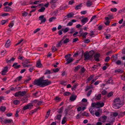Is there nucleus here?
I'll return each instance as SVG.
<instances>
[{
	"instance_id": "1",
	"label": "nucleus",
	"mask_w": 125,
	"mask_h": 125,
	"mask_svg": "<svg viewBox=\"0 0 125 125\" xmlns=\"http://www.w3.org/2000/svg\"><path fill=\"white\" fill-rule=\"evenodd\" d=\"M43 78V77H42L40 78L38 80L34 81V84L44 87L51 84L52 83L51 81L47 79L44 80Z\"/></svg>"
},
{
	"instance_id": "2",
	"label": "nucleus",
	"mask_w": 125,
	"mask_h": 125,
	"mask_svg": "<svg viewBox=\"0 0 125 125\" xmlns=\"http://www.w3.org/2000/svg\"><path fill=\"white\" fill-rule=\"evenodd\" d=\"M122 105V103L121 102L120 99L117 98L114 100L113 107L115 109H117L121 107Z\"/></svg>"
},
{
	"instance_id": "3",
	"label": "nucleus",
	"mask_w": 125,
	"mask_h": 125,
	"mask_svg": "<svg viewBox=\"0 0 125 125\" xmlns=\"http://www.w3.org/2000/svg\"><path fill=\"white\" fill-rule=\"evenodd\" d=\"M94 54V51L92 50L88 52H85L84 54V60H88L92 59V56Z\"/></svg>"
},
{
	"instance_id": "4",
	"label": "nucleus",
	"mask_w": 125,
	"mask_h": 125,
	"mask_svg": "<svg viewBox=\"0 0 125 125\" xmlns=\"http://www.w3.org/2000/svg\"><path fill=\"white\" fill-rule=\"evenodd\" d=\"M38 101L37 100H34L31 101V103H29L27 105L24 106L22 108L23 110H25L27 109L31 110L32 109L33 107V104L34 103H36Z\"/></svg>"
},
{
	"instance_id": "5",
	"label": "nucleus",
	"mask_w": 125,
	"mask_h": 125,
	"mask_svg": "<svg viewBox=\"0 0 125 125\" xmlns=\"http://www.w3.org/2000/svg\"><path fill=\"white\" fill-rule=\"evenodd\" d=\"M71 56L70 54H68L65 56V57L66 58L65 60L67 62L66 64L69 63L73 61V58H70Z\"/></svg>"
},
{
	"instance_id": "6",
	"label": "nucleus",
	"mask_w": 125,
	"mask_h": 125,
	"mask_svg": "<svg viewBox=\"0 0 125 125\" xmlns=\"http://www.w3.org/2000/svg\"><path fill=\"white\" fill-rule=\"evenodd\" d=\"M39 20H41V22L40 23V24H41L42 23L45 22L46 21V19L45 18H44V16L43 15H42L39 17Z\"/></svg>"
},
{
	"instance_id": "7",
	"label": "nucleus",
	"mask_w": 125,
	"mask_h": 125,
	"mask_svg": "<svg viewBox=\"0 0 125 125\" xmlns=\"http://www.w3.org/2000/svg\"><path fill=\"white\" fill-rule=\"evenodd\" d=\"M74 15V14L72 13H71L68 14L66 16L64 17L63 19V21L66 20L67 19L70 18Z\"/></svg>"
},
{
	"instance_id": "8",
	"label": "nucleus",
	"mask_w": 125,
	"mask_h": 125,
	"mask_svg": "<svg viewBox=\"0 0 125 125\" xmlns=\"http://www.w3.org/2000/svg\"><path fill=\"white\" fill-rule=\"evenodd\" d=\"M8 67L7 66L4 67V69L2 71L1 74L2 75H4L8 71Z\"/></svg>"
},
{
	"instance_id": "9",
	"label": "nucleus",
	"mask_w": 125,
	"mask_h": 125,
	"mask_svg": "<svg viewBox=\"0 0 125 125\" xmlns=\"http://www.w3.org/2000/svg\"><path fill=\"white\" fill-rule=\"evenodd\" d=\"M3 9L4 11L6 12L11 11L12 10V9L8 6H6Z\"/></svg>"
},
{
	"instance_id": "10",
	"label": "nucleus",
	"mask_w": 125,
	"mask_h": 125,
	"mask_svg": "<svg viewBox=\"0 0 125 125\" xmlns=\"http://www.w3.org/2000/svg\"><path fill=\"white\" fill-rule=\"evenodd\" d=\"M100 56V54L99 53H96L94 56V58L95 60L96 61L98 62L99 61V58Z\"/></svg>"
},
{
	"instance_id": "11",
	"label": "nucleus",
	"mask_w": 125,
	"mask_h": 125,
	"mask_svg": "<svg viewBox=\"0 0 125 125\" xmlns=\"http://www.w3.org/2000/svg\"><path fill=\"white\" fill-rule=\"evenodd\" d=\"M104 104L103 103H100L99 102H97V108H100L103 107L104 105Z\"/></svg>"
},
{
	"instance_id": "12",
	"label": "nucleus",
	"mask_w": 125,
	"mask_h": 125,
	"mask_svg": "<svg viewBox=\"0 0 125 125\" xmlns=\"http://www.w3.org/2000/svg\"><path fill=\"white\" fill-rule=\"evenodd\" d=\"M89 110L91 114L93 115H94V113L96 112V111L92 107L90 108Z\"/></svg>"
},
{
	"instance_id": "13",
	"label": "nucleus",
	"mask_w": 125,
	"mask_h": 125,
	"mask_svg": "<svg viewBox=\"0 0 125 125\" xmlns=\"http://www.w3.org/2000/svg\"><path fill=\"white\" fill-rule=\"evenodd\" d=\"M88 21V18H85L82 19L81 21L83 25L87 22Z\"/></svg>"
},
{
	"instance_id": "14",
	"label": "nucleus",
	"mask_w": 125,
	"mask_h": 125,
	"mask_svg": "<svg viewBox=\"0 0 125 125\" xmlns=\"http://www.w3.org/2000/svg\"><path fill=\"white\" fill-rule=\"evenodd\" d=\"M42 65L41 63V62L39 60L37 62L36 65V66L40 68L42 67Z\"/></svg>"
},
{
	"instance_id": "15",
	"label": "nucleus",
	"mask_w": 125,
	"mask_h": 125,
	"mask_svg": "<svg viewBox=\"0 0 125 125\" xmlns=\"http://www.w3.org/2000/svg\"><path fill=\"white\" fill-rule=\"evenodd\" d=\"M12 121V120L11 119H5L3 121V122L4 124H6L8 123H10Z\"/></svg>"
},
{
	"instance_id": "16",
	"label": "nucleus",
	"mask_w": 125,
	"mask_h": 125,
	"mask_svg": "<svg viewBox=\"0 0 125 125\" xmlns=\"http://www.w3.org/2000/svg\"><path fill=\"white\" fill-rule=\"evenodd\" d=\"M76 20H73L71 21H70L67 24V26H71L72 25L73 22H75Z\"/></svg>"
},
{
	"instance_id": "17",
	"label": "nucleus",
	"mask_w": 125,
	"mask_h": 125,
	"mask_svg": "<svg viewBox=\"0 0 125 125\" xmlns=\"http://www.w3.org/2000/svg\"><path fill=\"white\" fill-rule=\"evenodd\" d=\"M10 41L9 39H8L6 42L5 44V46L6 47L8 48L10 46Z\"/></svg>"
},
{
	"instance_id": "18",
	"label": "nucleus",
	"mask_w": 125,
	"mask_h": 125,
	"mask_svg": "<svg viewBox=\"0 0 125 125\" xmlns=\"http://www.w3.org/2000/svg\"><path fill=\"white\" fill-rule=\"evenodd\" d=\"M76 97L75 95H72L70 96V99L72 101H73L76 99Z\"/></svg>"
},
{
	"instance_id": "19",
	"label": "nucleus",
	"mask_w": 125,
	"mask_h": 125,
	"mask_svg": "<svg viewBox=\"0 0 125 125\" xmlns=\"http://www.w3.org/2000/svg\"><path fill=\"white\" fill-rule=\"evenodd\" d=\"M110 83H111L112 84H113V82L112 78L111 77H110L108 81L106 82V84Z\"/></svg>"
},
{
	"instance_id": "20",
	"label": "nucleus",
	"mask_w": 125,
	"mask_h": 125,
	"mask_svg": "<svg viewBox=\"0 0 125 125\" xmlns=\"http://www.w3.org/2000/svg\"><path fill=\"white\" fill-rule=\"evenodd\" d=\"M107 118V117L105 115L102 116L101 117V121L104 122H105Z\"/></svg>"
},
{
	"instance_id": "21",
	"label": "nucleus",
	"mask_w": 125,
	"mask_h": 125,
	"mask_svg": "<svg viewBox=\"0 0 125 125\" xmlns=\"http://www.w3.org/2000/svg\"><path fill=\"white\" fill-rule=\"evenodd\" d=\"M82 3H80L79 4L76 6L75 8V10H77L79 9H80L82 6Z\"/></svg>"
},
{
	"instance_id": "22",
	"label": "nucleus",
	"mask_w": 125,
	"mask_h": 125,
	"mask_svg": "<svg viewBox=\"0 0 125 125\" xmlns=\"http://www.w3.org/2000/svg\"><path fill=\"white\" fill-rule=\"evenodd\" d=\"M30 62L28 59H26L22 63H24L25 64H27L30 63Z\"/></svg>"
},
{
	"instance_id": "23",
	"label": "nucleus",
	"mask_w": 125,
	"mask_h": 125,
	"mask_svg": "<svg viewBox=\"0 0 125 125\" xmlns=\"http://www.w3.org/2000/svg\"><path fill=\"white\" fill-rule=\"evenodd\" d=\"M19 93L20 96H23L26 93L25 91H23L22 92L19 91Z\"/></svg>"
},
{
	"instance_id": "24",
	"label": "nucleus",
	"mask_w": 125,
	"mask_h": 125,
	"mask_svg": "<svg viewBox=\"0 0 125 125\" xmlns=\"http://www.w3.org/2000/svg\"><path fill=\"white\" fill-rule=\"evenodd\" d=\"M94 77V76L93 75H90L87 79V83H89L93 78Z\"/></svg>"
},
{
	"instance_id": "25",
	"label": "nucleus",
	"mask_w": 125,
	"mask_h": 125,
	"mask_svg": "<svg viewBox=\"0 0 125 125\" xmlns=\"http://www.w3.org/2000/svg\"><path fill=\"white\" fill-rule=\"evenodd\" d=\"M22 78V76H19L17 77L14 80V82H16L18 81H20L21 80Z\"/></svg>"
},
{
	"instance_id": "26",
	"label": "nucleus",
	"mask_w": 125,
	"mask_h": 125,
	"mask_svg": "<svg viewBox=\"0 0 125 125\" xmlns=\"http://www.w3.org/2000/svg\"><path fill=\"white\" fill-rule=\"evenodd\" d=\"M13 103L15 105H17L20 103V101L18 100H16L13 101Z\"/></svg>"
},
{
	"instance_id": "27",
	"label": "nucleus",
	"mask_w": 125,
	"mask_h": 125,
	"mask_svg": "<svg viewBox=\"0 0 125 125\" xmlns=\"http://www.w3.org/2000/svg\"><path fill=\"white\" fill-rule=\"evenodd\" d=\"M115 73H123V71L120 69H118L115 70Z\"/></svg>"
},
{
	"instance_id": "28",
	"label": "nucleus",
	"mask_w": 125,
	"mask_h": 125,
	"mask_svg": "<svg viewBox=\"0 0 125 125\" xmlns=\"http://www.w3.org/2000/svg\"><path fill=\"white\" fill-rule=\"evenodd\" d=\"M86 3L87 6L90 7L92 5V2L91 1H88Z\"/></svg>"
},
{
	"instance_id": "29",
	"label": "nucleus",
	"mask_w": 125,
	"mask_h": 125,
	"mask_svg": "<svg viewBox=\"0 0 125 125\" xmlns=\"http://www.w3.org/2000/svg\"><path fill=\"white\" fill-rule=\"evenodd\" d=\"M66 118L65 116L64 117L62 121V124H64L66 122Z\"/></svg>"
},
{
	"instance_id": "30",
	"label": "nucleus",
	"mask_w": 125,
	"mask_h": 125,
	"mask_svg": "<svg viewBox=\"0 0 125 125\" xmlns=\"http://www.w3.org/2000/svg\"><path fill=\"white\" fill-rule=\"evenodd\" d=\"M63 109V107L62 106L57 111V112L59 113H61L62 112V110Z\"/></svg>"
},
{
	"instance_id": "31",
	"label": "nucleus",
	"mask_w": 125,
	"mask_h": 125,
	"mask_svg": "<svg viewBox=\"0 0 125 125\" xmlns=\"http://www.w3.org/2000/svg\"><path fill=\"white\" fill-rule=\"evenodd\" d=\"M22 66L24 68L30 67L32 66L31 65V64L26 65L24 63H22Z\"/></svg>"
},
{
	"instance_id": "32",
	"label": "nucleus",
	"mask_w": 125,
	"mask_h": 125,
	"mask_svg": "<svg viewBox=\"0 0 125 125\" xmlns=\"http://www.w3.org/2000/svg\"><path fill=\"white\" fill-rule=\"evenodd\" d=\"M88 33L87 32H85V33H81V35L84 38H86V35Z\"/></svg>"
},
{
	"instance_id": "33",
	"label": "nucleus",
	"mask_w": 125,
	"mask_h": 125,
	"mask_svg": "<svg viewBox=\"0 0 125 125\" xmlns=\"http://www.w3.org/2000/svg\"><path fill=\"white\" fill-rule=\"evenodd\" d=\"M69 42V40L68 38H66L64 40L63 43L64 44H66Z\"/></svg>"
},
{
	"instance_id": "34",
	"label": "nucleus",
	"mask_w": 125,
	"mask_h": 125,
	"mask_svg": "<svg viewBox=\"0 0 125 125\" xmlns=\"http://www.w3.org/2000/svg\"><path fill=\"white\" fill-rule=\"evenodd\" d=\"M61 115H57L55 117V119H57L58 120H60L61 119Z\"/></svg>"
},
{
	"instance_id": "35",
	"label": "nucleus",
	"mask_w": 125,
	"mask_h": 125,
	"mask_svg": "<svg viewBox=\"0 0 125 125\" xmlns=\"http://www.w3.org/2000/svg\"><path fill=\"white\" fill-rule=\"evenodd\" d=\"M45 9V8L44 7H42L40 9L38 10L39 12H42L44 11Z\"/></svg>"
},
{
	"instance_id": "36",
	"label": "nucleus",
	"mask_w": 125,
	"mask_h": 125,
	"mask_svg": "<svg viewBox=\"0 0 125 125\" xmlns=\"http://www.w3.org/2000/svg\"><path fill=\"white\" fill-rule=\"evenodd\" d=\"M97 102L96 103H94L91 104V107H92V108L94 107L97 108Z\"/></svg>"
},
{
	"instance_id": "37",
	"label": "nucleus",
	"mask_w": 125,
	"mask_h": 125,
	"mask_svg": "<svg viewBox=\"0 0 125 125\" xmlns=\"http://www.w3.org/2000/svg\"><path fill=\"white\" fill-rule=\"evenodd\" d=\"M52 51L53 52H54L56 51L57 50L54 46H52L51 48Z\"/></svg>"
},
{
	"instance_id": "38",
	"label": "nucleus",
	"mask_w": 125,
	"mask_h": 125,
	"mask_svg": "<svg viewBox=\"0 0 125 125\" xmlns=\"http://www.w3.org/2000/svg\"><path fill=\"white\" fill-rule=\"evenodd\" d=\"M6 108L5 106L1 107L0 109L1 111L4 112L6 110Z\"/></svg>"
},
{
	"instance_id": "39",
	"label": "nucleus",
	"mask_w": 125,
	"mask_h": 125,
	"mask_svg": "<svg viewBox=\"0 0 125 125\" xmlns=\"http://www.w3.org/2000/svg\"><path fill=\"white\" fill-rule=\"evenodd\" d=\"M50 111L49 110L47 113L46 115L45 118L46 119L48 117L50 114Z\"/></svg>"
},
{
	"instance_id": "40",
	"label": "nucleus",
	"mask_w": 125,
	"mask_h": 125,
	"mask_svg": "<svg viewBox=\"0 0 125 125\" xmlns=\"http://www.w3.org/2000/svg\"><path fill=\"white\" fill-rule=\"evenodd\" d=\"M51 73L50 71L48 70H46L45 71V73L44 74L45 75L50 74Z\"/></svg>"
},
{
	"instance_id": "41",
	"label": "nucleus",
	"mask_w": 125,
	"mask_h": 125,
	"mask_svg": "<svg viewBox=\"0 0 125 125\" xmlns=\"http://www.w3.org/2000/svg\"><path fill=\"white\" fill-rule=\"evenodd\" d=\"M94 114L96 116L98 117H99L100 115V113L99 112L97 111H96V112L94 113Z\"/></svg>"
},
{
	"instance_id": "42",
	"label": "nucleus",
	"mask_w": 125,
	"mask_h": 125,
	"mask_svg": "<svg viewBox=\"0 0 125 125\" xmlns=\"http://www.w3.org/2000/svg\"><path fill=\"white\" fill-rule=\"evenodd\" d=\"M81 67V66L79 65H78L77 67L75 68L74 70L75 71H78L79 69H80Z\"/></svg>"
},
{
	"instance_id": "43",
	"label": "nucleus",
	"mask_w": 125,
	"mask_h": 125,
	"mask_svg": "<svg viewBox=\"0 0 125 125\" xmlns=\"http://www.w3.org/2000/svg\"><path fill=\"white\" fill-rule=\"evenodd\" d=\"M22 15V16L24 17H26L28 15V13L24 11L23 12L21 13Z\"/></svg>"
},
{
	"instance_id": "44",
	"label": "nucleus",
	"mask_w": 125,
	"mask_h": 125,
	"mask_svg": "<svg viewBox=\"0 0 125 125\" xmlns=\"http://www.w3.org/2000/svg\"><path fill=\"white\" fill-rule=\"evenodd\" d=\"M7 21V20H2L1 22V24L2 25L5 24Z\"/></svg>"
},
{
	"instance_id": "45",
	"label": "nucleus",
	"mask_w": 125,
	"mask_h": 125,
	"mask_svg": "<svg viewBox=\"0 0 125 125\" xmlns=\"http://www.w3.org/2000/svg\"><path fill=\"white\" fill-rule=\"evenodd\" d=\"M71 94V93L68 92H65L63 94V95L64 96H68Z\"/></svg>"
},
{
	"instance_id": "46",
	"label": "nucleus",
	"mask_w": 125,
	"mask_h": 125,
	"mask_svg": "<svg viewBox=\"0 0 125 125\" xmlns=\"http://www.w3.org/2000/svg\"><path fill=\"white\" fill-rule=\"evenodd\" d=\"M14 25V24L13 23V21H11L10 23L9 24V26L10 28H11L12 27V26H13Z\"/></svg>"
},
{
	"instance_id": "47",
	"label": "nucleus",
	"mask_w": 125,
	"mask_h": 125,
	"mask_svg": "<svg viewBox=\"0 0 125 125\" xmlns=\"http://www.w3.org/2000/svg\"><path fill=\"white\" fill-rule=\"evenodd\" d=\"M34 66H31L29 69V70L30 72H32L34 70Z\"/></svg>"
},
{
	"instance_id": "48",
	"label": "nucleus",
	"mask_w": 125,
	"mask_h": 125,
	"mask_svg": "<svg viewBox=\"0 0 125 125\" xmlns=\"http://www.w3.org/2000/svg\"><path fill=\"white\" fill-rule=\"evenodd\" d=\"M82 115L83 116H89L88 114L86 112H84L82 114Z\"/></svg>"
},
{
	"instance_id": "49",
	"label": "nucleus",
	"mask_w": 125,
	"mask_h": 125,
	"mask_svg": "<svg viewBox=\"0 0 125 125\" xmlns=\"http://www.w3.org/2000/svg\"><path fill=\"white\" fill-rule=\"evenodd\" d=\"M69 29V28L68 27H67L64 29L63 31L64 33H66L68 31Z\"/></svg>"
},
{
	"instance_id": "50",
	"label": "nucleus",
	"mask_w": 125,
	"mask_h": 125,
	"mask_svg": "<svg viewBox=\"0 0 125 125\" xmlns=\"http://www.w3.org/2000/svg\"><path fill=\"white\" fill-rule=\"evenodd\" d=\"M56 19V18L55 17H52L51 18H50L49 19V21L50 22H51L52 21L53 19Z\"/></svg>"
},
{
	"instance_id": "51",
	"label": "nucleus",
	"mask_w": 125,
	"mask_h": 125,
	"mask_svg": "<svg viewBox=\"0 0 125 125\" xmlns=\"http://www.w3.org/2000/svg\"><path fill=\"white\" fill-rule=\"evenodd\" d=\"M101 96L100 94H99L96 96V99L97 100L100 99L101 98Z\"/></svg>"
},
{
	"instance_id": "52",
	"label": "nucleus",
	"mask_w": 125,
	"mask_h": 125,
	"mask_svg": "<svg viewBox=\"0 0 125 125\" xmlns=\"http://www.w3.org/2000/svg\"><path fill=\"white\" fill-rule=\"evenodd\" d=\"M40 3V1L39 0H38L37 1H36L33 2V3H31V4H38Z\"/></svg>"
},
{
	"instance_id": "53",
	"label": "nucleus",
	"mask_w": 125,
	"mask_h": 125,
	"mask_svg": "<svg viewBox=\"0 0 125 125\" xmlns=\"http://www.w3.org/2000/svg\"><path fill=\"white\" fill-rule=\"evenodd\" d=\"M111 10L112 12H115L117 11V9L116 8H112L111 9Z\"/></svg>"
},
{
	"instance_id": "54",
	"label": "nucleus",
	"mask_w": 125,
	"mask_h": 125,
	"mask_svg": "<svg viewBox=\"0 0 125 125\" xmlns=\"http://www.w3.org/2000/svg\"><path fill=\"white\" fill-rule=\"evenodd\" d=\"M115 63L118 65H120L121 64V61L120 60H118Z\"/></svg>"
},
{
	"instance_id": "55",
	"label": "nucleus",
	"mask_w": 125,
	"mask_h": 125,
	"mask_svg": "<svg viewBox=\"0 0 125 125\" xmlns=\"http://www.w3.org/2000/svg\"><path fill=\"white\" fill-rule=\"evenodd\" d=\"M58 0H52L50 1V3H55Z\"/></svg>"
},
{
	"instance_id": "56",
	"label": "nucleus",
	"mask_w": 125,
	"mask_h": 125,
	"mask_svg": "<svg viewBox=\"0 0 125 125\" xmlns=\"http://www.w3.org/2000/svg\"><path fill=\"white\" fill-rule=\"evenodd\" d=\"M6 52V51L5 50H2L1 52V55H3Z\"/></svg>"
},
{
	"instance_id": "57",
	"label": "nucleus",
	"mask_w": 125,
	"mask_h": 125,
	"mask_svg": "<svg viewBox=\"0 0 125 125\" xmlns=\"http://www.w3.org/2000/svg\"><path fill=\"white\" fill-rule=\"evenodd\" d=\"M20 111V110L19 109H18L17 110L16 113L15 115V116L16 117H17L18 116V113H19Z\"/></svg>"
},
{
	"instance_id": "58",
	"label": "nucleus",
	"mask_w": 125,
	"mask_h": 125,
	"mask_svg": "<svg viewBox=\"0 0 125 125\" xmlns=\"http://www.w3.org/2000/svg\"><path fill=\"white\" fill-rule=\"evenodd\" d=\"M90 42V40L89 39H86L84 41V43H88Z\"/></svg>"
},
{
	"instance_id": "59",
	"label": "nucleus",
	"mask_w": 125,
	"mask_h": 125,
	"mask_svg": "<svg viewBox=\"0 0 125 125\" xmlns=\"http://www.w3.org/2000/svg\"><path fill=\"white\" fill-rule=\"evenodd\" d=\"M40 30V28H37L34 30L33 31L34 33H35L39 31Z\"/></svg>"
},
{
	"instance_id": "60",
	"label": "nucleus",
	"mask_w": 125,
	"mask_h": 125,
	"mask_svg": "<svg viewBox=\"0 0 125 125\" xmlns=\"http://www.w3.org/2000/svg\"><path fill=\"white\" fill-rule=\"evenodd\" d=\"M92 90H90L89 91V92H88V93L87 94V96L88 97H89L90 95L92 93Z\"/></svg>"
},
{
	"instance_id": "61",
	"label": "nucleus",
	"mask_w": 125,
	"mask_h": 125,
	"mask_svg": "<svg viewBox=\"0 0 125 125\" xmlns=\"http://www.w3.org/2000/svg\"><path fill=\"white\" fill-rule=\"evenodd\" d=\"M113 95V93L112 92H110L107 95V97H110Z\"/></svg>"
},
{
	"instance_id": "62",
	"label": "nucleus",
	"mask_w": 125,
	"mask_h": 125,
	"mask_svg": "<svg viewBox=\"0 0 125 125\" xmlns=\"http://www.w3.org/2000/svg\"><path fill=\"white\" fill-rule=\"evenodd\" d=\"M110 58L109 56L107 57L105 59L104 61L106 62H108L110 60Z\"/></svg>"
},
{
	"instance_id": "63",
	"label": "nucleus",
	"mask_w": 125,
	"mask_h": 125,
	"mask_svg": "<svg viewBox=\"0 0 125 125\" xmlns=\"http://www.w3.org/2000/svg\"><path fill=\"white\" fill-rule=\"evenodd\" d=\"M107 93L106 91L105 90L103 91L102 92V94L103 95H105Z\"/></svg>"
},
{
	"instance_id": "64",
	"label": "nucleus",
	"mask_w": 125,
	"mask_h": 125,
	"mask_svg": "<svg viewBox=\"0 0 125 125\" xmlns=\"http://www.w3.org/2000/svg\"><path fill=\"white\" fill-rule=\"evenodd\" d=\"M19 95H20L19 92H17L15 94L14 96L15 97L18 96Z\"/></svg>"
}]
</instances>
